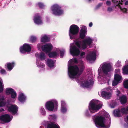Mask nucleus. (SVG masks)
<instances>
[{"mask_svg":"<svg viewBox=\"0 0 128 128\" xmlns=\"http://www.w3.org/2000/svg\"><path fill=\"white\" fill-rule=\"evenodd\" d=\"M84 69L85 68L83 66H81L80 69L76 65L69 66L68 68L69 76L70 78H74L77 74L79 76L81 74Z\"/></svg>","mask_w":128,"mask_h":128,"instance_id":"f257e3e1","label":"nucleus"},{"mask_svg":"<svg viewBox=\"0 0 128 128\" xmlns=\"http://www.w3.org/2000/svg\"><path fill=\"white\" fill-rule=\"evenodd\" d=\"M87 32L86 27L84 26H82L80 33L79 38L76 39L74 42L76 46L78 48H82V41L80 40V38L84 39L86 36V33Z\"/></svg>","mask_w":128,"mask_h":128,"instance_id":"f03ea898","label":"nucleus"},{"mask_svg":"<svg viewBox=\"0 0 128 128\" xmlns=\"http://www.w3.org/2000/svg\"><path fill=\"white\" fill-rule=\"evenodd\" d=\"M98 101H91L89 106L88 109L91 113H94L98 112L102 107V104H98Z\"/></svg>","mask_w":128,"mask_h":128,"instance_id":"7ed1b4c3","label":"nucleus"},{"mask_svg":"<svg viewBox=\"0 0 128 128\" xmlns=\"http://www.w3.org/2000/svg\"><path fill=\"white\" fill-rule=\"evenodd\" d=\"M46 108L50 111H53L54 108L57 110L58 104L57 101L55 100L52 101H49L47 102L46 104Z\"/></svg>","mask_w":128,"mask_h":128,"instance_id":"20e7f679","label":"nucleus"},{"mask_svg":"<svg viewBox=\"0 0 128 128\" xmlns=\"http://www.w3.org/2000/svg\"><path fill=\"white\" fill-rule=\"evenodd\" d=\"M104 117L101 116H96L94 120L95 124L96 126L98 128L100 127L107 128L104 124Z\"/></svg>","mask_w":128,"mask_h":128,"instance_id":"39448f33","label":"nucleus"},{"mask_svg":"<svg viewBox=\"0 0 128 128\" xmlns=\"http://www.w3.org/2000/svg\"><path fill=\"white\" fill-rule=\"evenodd\" d=\"M79 28L77 25L73 24L71 25L70 28L69 36L71 39L74 38V36L76 35L78 33Z\"/></svg>","mask_w":128,"mask_h":128,"instance_id":"423d86ee","label":"nucleus"},{"mask_svg":"<svg viewBox=\"0 0 128 128\" xmlns=\"http://www.w3.org/2000/svg\"><path fill=\"white\" fill-rule=\"evenodd\" d=\"M51 10L52 14L55 15L59 16L63 13V11L61 9V7L57 4H54L52 6Z\"/></svg>","mask_w":128,"mask_h":128,"instance_id":"0eeeda50","label":"nucleus"},{"mask_svg":"<svg viewBox=\"0 0 128 128\" xmlns=\"http://www.w3.org/2000/svg\"><path fill=\"white\" fill-rule=\"evenodd\" d=\"M101 68L103 73L107 74L108 72L111 71L112 66L110 63L105 64L102 65Z\"/></svg>","mask_w":128,"mask_h":128,"instance_id":"6e6552de","label":"nucleus"},{"mask_svg":"<svg viewBox=\"0 0 128 128\" xmlns=\"http://www.w3.org/2000/svg\"><path fill=\"white\" fill-rule=\"evenodd\" d=\"M8 111L11 113L12 114H15L18 112V108L16 105H11L10 106H6Z\"/></svg>","mask_w":128,"mask_h":128,"instance_id":"1a4fd4ad","label":"nucleus"},{"mask_svg":"<svg viewBox=\"0 0 128 128\" xmlns=\"http://www.w3.org/2000/svg\"><path fill=\"white\" fill-rule=\"evenodd\" d=\"M31 50L30 46L27 44H24L20 48V50L21 52L24 53L25 52H30Z\"/></svg>","mask_w":128,"mask_h":128,"instance_id":"9d476101","label":"nucleus"},{"mask_svg":"<svg viewBox=\"0 0 128 128\" xmlns=\"http://www.w3.org/2000/svg\"><path fill=\"white\" fill-rule=\"evenodd\" d=\"M70 52L71 54L73 56H78L80 53V51L79 48L75 46H74L70 48Z\"/></svg>","mask_w":128,"mask_h":128,"instance_id":"9b49d317","label":"nucleus"},{"mask_svg":"<svg viewBox=\"0 0 128 128\" xmlns=\"http://www.w3.org/2000/svg\"><path fill=\"white\" fill-rule=\"evenodd\" d=\"M92 40L90 38H88L84 39L82 42V48L83 49H86L87 47V45L90 46L92 43Z\"/></svg>","mask_w":128,"mask_h":128,"instance_id":"f8f14e48","label":"nucleus"},{"mask_svg":"<svg viewBox=\"0 0 128 128\" xmlns=\"http://www.w3.org/2000/svg\"><path fill=\"white\" fill-rule=\"evenodd\" d=\"M52 48V45L49 44L44 45L42 47V50L47 53L50 52Z\"/></svg>","mask_w":128,"mask_h":128,"instance_id":"ddd939ff","label":"nucleus"},{"mask_svg":"<svg viewBox=\"0 0 128 128\" xmlns=\"http://www.w3.org/2000/svg\"><path fill=\"white\" fill-rule=\"evenodd\" d=\"M94 81L91 79L87 80L84 81L82 85L83 86L88 88L92 86L94 84Z\"/></svg>","mask_w":128,"mask_h":128,"instance_id":"4468645a","label":"nucleus"},{"mask_svg":"<svg viewBox=\"0 0 128 128\" xmlns=\"http://www.w3.org/2000/svg\"><path fill=\"white\" fill-rule=\"evenodd\" d=\"M114 1L115 2H112L114 4V6H115V7H116V6H118L119 8H120L121 10L124 13H126L127 11V10L126 8H122L120 6V4H122V2H120V1H117L116 0H114Z\"/></svg>","mask_w":128,"mask_h":128,"instance_id":"2eb2a0df","label":"nucleus"},{"mask_svg":"<svg viewBox=\"0 0 128 128\" xmlns=\"http://www.w3.org/2000/svg\"><path fill=\"white\" fill-rule=\"evenodd\" d=\"M0 120L6 122H8L11 120L10 116L8 114H5L0 116Z\"/></svg>","mask_w":128,"mask_h":128,"instance_id":"dca6fc26","label":"nucleus"},{"mask_svg":"<svg viewBox=\"0 0 128 128\" xmlns=\"http://www.w3.org/2000/svg\"><path fill=\"white\" fill-rule=\"evenodd\" d=\"M96 55L94 52H91L87 55L86 56L87 59L90 61H94L96 59Z\"/></svg>","mask_w":128,"mask_h":128,"instance_id":"f3484780","label":"nucleus"},{"mask_svg":"<svg viewBox=\"0 0 128 128\" xmlns=\"http://www.w3.org/2000/svg\"><path fill=\"white\" fill-rule=\"evenodd\" d=\"M34 22L37 24H40L42 23L41 17L38 14H36L34 18Z\"/></svg>","mask_w":128,"mask_h":128,"instance_id":"a211bd4d","label":"nucleus"},{"mask_svg":"<svg viewBox=\"0 0 128 128\" xmlns=\"http://www.w3.org/2000/svg\"><path fill=\"white\" fill-rule=\"evenodd\" d=\"M47 128H60L59 126L53 122H50L47 125Z\"/></svg>","mask_w":128,"mask_h":128,"instance_id":"6ab92c4d","label":"nucleus"},{"mask_svg":"<svg viewBox=\"0 0 128 128\" xmlns=\"http://www.w3.org/2000/svg\"><path fill=\"white\" fill-rule=\"evenodd\" d=\"M15 63L14 62H8L6 63V67L9 71L11 70L14 66Z\"/></svg>","mask_w":128,"mask_h":128,"instance_id":"aec40b11","label":"nucleus"},{"mask_svg":"<svg viewBox=\"0 0 128 128\" xmlns=\"http://www.w3.org/2000/svg\"><path fill=\"white\" fill-rule=\"evenodd\" d=\"M26 97L23 94L21 93L19 94L18 99L20 102H24L26 100Z\"/></svg>","mask_w":128,"mask_h":128,"instance_id":"412c9836","label":"nucleus"},{"mask_svg":"<svg viewBox=\"0 0 128 128\" xmlns=\"http://www.w3.org/2000/svg\"><path fill=\"white\" fill-rule=\"evenodd\" d=\"M101 94L102 97L109 99L110 98L111 94L110 92L103 91L102 92Z\"/></svg>","mask_w":128,"mask_h":128,"instance_id":"4be33fe9","label":"nucleus"},{"mask_svg":"<svg viewBox=\"0 0 128 128\" xmlns=\"http://www.w3.org/2000/svg\"><path fill=\"white\" fill-rule=\"evenodd\" d=\"M54 60L52 59H48L47 61V64L48 66L50 68H52L54 66Z\"/></svg>","mask_w":128,"mask_h":128,"instance_id":"5701e85b","label":"nucleus"},{"mask_svg":"<svg viewBox=\"0 0 128 128\" xmlns=\"http://www.w3.org/2000/svg\"><path fill=\"white\" fill-rule=\"evenodd\" d=\"M114 114L116 117H120L122 116L120 110L119 109L114 110Z\"/></svg>","mask_w":128,"mask_h":128,"instance_id":"b1692460","label":"nucleus"},{"mask_svg":"<svg viewBox=\"0 0 128 128\" xmlns=\"http://www.w3.org/2000/svg\"><path fill=\"white\" fill-rule=\"evenodd\" d=\"M120 102L122 104H124L127 102V98L126 96L124 95L122 96L120 98Z\"/></svg>","mask_w":128,"mask_h":128,"instance_id":"393cba45","label":"nucleus"},{"mask_svg":"<svg viewBox=\"0 0 128 128\" xmlns=\"http://www.w3.org/2000/svg\"><path fill=\"white\" fill-rule=\"evenodd\" d=\"M58 54V53L55 51L50 52L48 54L49 57L51 58H55Z\"/></svg>","mask_w":128,"mask_h":128,"instance_id":"a878e982","label":"nucleus"},{"mask_svg":"<svg viewBox=\"0 0 128 128\" xmlns=\"http://www.w3.org/2000/svg\"><path fill=\"white\" fill-rule=\"evenodd\" d=\"M122 78V77L121 76L118 74H115L114 78V80L120 82Z\"/></svg>","mask_w":128,"mask_h":128,"instance_id":"bb28decb","label":"nucleus"},{"mask_svg":"<svg viewBox=\"0 0 128 128\" xmlns=\"http://www.w3.org/2000/svg\"><path fill=\"white\" fill-rule=\"evenodd\" d=\"M123 73L125 74H128V64L126 65L122 68Z\"/></svg>","mask_w":128,"mask_h":128,"instance_id":"cd10ccee","label":"nucleus"},{"mask_svg":"<svg viewBox=\"0 0 128 128\" xmlns=\"http://www.w3.org/2000/svg\"><path fill=\"white\" fill-rule=\"evenodd\" d=\"M49 41V38L47 36H44L42 37L41 39V41L42 42H45Z\"/></svg>","mask_w":128,"mask_h":128,"instance_id":"c85d7f7f","label":"nucleus"},{"mask_svg":"<svg viewBox=\"0 0 128 128\" xmlns=\"http://www.w3.org/2000/svg\"><path fill=\"white\" fill-rule=\"evenodd\" d=\"M14 90V89L12 88H7L6 89V93L7 95H9L13 92Z\"/></svg>","mask_w":128,"mask_h":128,"instance_id":"c756f323","label":"nucleus"},{"mask_svg":"<svg viewBox=\"0 0 128 128\" xmlns=\"http://www.w3.org/2000/svg\"><path fill=\"white\" fill-rule=\"evenodd\" d=\"M39 57L41 60H44L46 58L45 54L43 52H40Z\"/></svg>","mask_w":128,"mask_h":128,"instance_id":"7c9ffc66","label":"nucleus"},{"mask_svg":"<svg viewBox=\"0 0 128 128\" xmlns=\"http://www.w3.org/2000/svg\"><path fill=\"white\" fill-rule=\"evenodd\" d=\"M120 110V112H121L123 114H126L127 112V108L124 107L121 108Z\"/></svg>","mask_w":128,"mask_h":128,"instance_id":"2f4dec72","label":"nucleus"},{"mask_svg":"<svg viewBox=\"0 0 128 128\" xmlns=\"http://www.w3.org/2000/svg\"><path fill=\"white\" fill-rule=\"evenodd\" d=\"M123 85L125 88L128 89V80H126L124 81Z\"/></svg>","mask_w":128,"mask_h":128,"instance_id":"473e14b6","label":"nucleus"},{"mask_svg":"<svg viewBox=\"0 0 128 128\" xmlns=\"http://www.w3.org/2000/svg\"><path fill=\"white\" fill-rule=\"evenodd\" d=\"M30 40L32 42H34L36 40V38L35 36H32L30 37Z\"/></svg>","mask_w":128,"mask_h":128,"instance_id":"72a5a7b5","label":"nucleus"},{"mask_svg":"<svg viewBox=\"0 0 128 128\" xmlns=\"http://www.w3.org/2000/svg\"><path fill=\"white\" fill-rule=\"evenodd\" d=\"M10 94L11 95V98L13 99L17 95L16 92L14 90L13 92H12Z\"/></svg>","mask_w":128,"mask_h":128,"instance_id":"f704fd0d","label":"nucleus"},{"mask_svg":"<svg viewBox=\"0 0 128 128\" xmlns=\"http://www.w3.org/2000/svg\"><path fill=\"white\" fill-rule=\"evenodd\" d=\"M120 82H119L117 81L116 80H114L112 82V85L113 86H115Z\"/></svg>","mask_w":128,"mask_h":128,"instance_id":"c9c22d12","label":"nucleus"},{"mask_svg":"<svg viewBox=\"0 0 128 128\" xmlns=\"http://www.w3.org/2000/svg\"><path fill=\"white\" fill-rule=\"evenodd\" d=\"M39 7L41 8H43L44 7V5L43 4L39 2L38 4Z\"/></svg>","mask_w":128,"mask_h":128,"instance_id":"e433bc0d","label":"nucleus"},{"mask_svg":"<svg viewBox=\"0 0 128 128\" xmlns=\"http://www.w3.org/2000/svg\"><path fill=\"white\" fill-rule=\"evenodd\" d=\"M61 112L63 113L67 111V109L65 106H61Z\"/></svg>","mask_w":128,"mask_h":128,"instance_id":"4c0bfd02","label":"nucleus"},{"mask_svg":"<svg viewBox=\"0 0 128 128\" xmlns=\"http://www.w3.org/2000/svg\"><path fill=\"white\" fill-rule=\"evenodd\" d=\"M6 104V102L2 101H0V107H3Z\"/></svg>","mask_w":128,"mask_h":128,"instance_id":"58836bf2","label":"nucleus"},{"mask_svg":"<svg viewBox=\"0 0 128 128\" xmlns=\"http://www.w3.org/2000/svg\"><path fill=\"white\" fill-rule=\"evenodd\" d=\"M2 83L0 81V92H2L3 90Z\"/></svg>","mask_w":128,"mask_h":128,"instance_id":"ea45409f","label":"nucleus"},{"mask_svg":"<svg viewBox=\"0 0 128 128\" xmlns=\"http://www.w3.org/2000/svg\"><path fill=\"white\" fill-rule=\"evenodd\" d=\"M40 111L41 112L42 114V115H44L46 114L45 110L43 107H42L41 108Z\"/></svg>","mask_w":128,"mask_h":128,"instance_id":"a19ab883","label":"nucleus"},{"mask_svg":"<svg viewBox=\"0 0 128 128\" xmlns=\"http://www.w3.org/2000/svg\"><path fill=\"white\" fill-rule=\"evenodd\" d=\"M64 50H60V58H62L63 57L64 54Z\"/></svg>","mask_w":128,"mask_h":128,"instance_id":"79ce46f5","label":"nucleus"},{"mask_svg":"<svg viewBox=\"0 0 128 128\" xmlns=\"http://www.w3.org/2000/svg\"><path fill=\"white\" fill-rule=\"evenodd\" d=\"M50 118L52 120H54L56 119V116L55 115H52L50 116Z\"/></svg>","mask_w":128,"mask_h":128,"instance_id":"37998d69","label":"nucleus"},{"mask_svg":"<svg viewBox=\"0 0 128 128\" xmlns=\"http://www.w3.org/2000/svg\"><path fill=\"white\" fill-rule=\"evenodd\" d=\"M120 72V70L119 69H117L115 70L114 71L115 74H118Z\"/></svg>","mask_w":128,"mask_h":128,"instance_id":"c03bdc74","label":"nucleus"},{"mask_svg":"<svg viewBox=\"0 0 128 128\" xmlns=\"http://www.w3.org/2000/svg\"><path fill=\"white\" fill-rule=\"evenodd\" d=\"M0 72L2 74H4L6 73V71L4 69H2L0 71Z\"/></svg>","mask_w":128,"mask_h":128,"instance_id":"a18cd8bd","label":"nucleus"},{"mask_svg":"<svg viewBox=\"0 0 128 128\" xmlns=\"http://www.w3.org/2000/svg\"><path fill=\"white\" fill-rule=\"evenodd\" d=\"M61 106H65L66 105V103L64 101L62 100L61 101Z\"/></svg>","mask_w":128,"mask_h":128,"instance_id":"49530a36","label":"nucleus"},{"mask_svg":"<svg viewBox=\"0 0 128 128\" xmlns=\"http://www.w3.org/2000/svg\"><path fill=\"white\" fill-rule=\"evenodd\" d=\"M102 3H100L99 4L96 6V8L97 9L98 8H100L102 4Z\"/></svg>","mask_w":128,"mask_h":128,"instance_id":"de8ad7c7","label":"nucleus"},{"mask_svg":"<svg viewBox=\"0 0 128 128\" xmlns=\"http://www.w3.org/2000/svg\"><path fill=\"white\" fill-rule=\"evenodd\" d=\"M73 62L77 64L78 63V61L76 58H74L73 60Z\"/></svg>","mask_w":128,"mask_h":128,"instance_id":"09e8293b","label":"nucleus"},{"mask_svg":"<svg viewBox=\"0 0 128 128\" xmlns=\"http://www.w3.org/2000/svg\"><path fill=\"white\" fill-rule=\"evenodd\" d=\"M40 67L42 68H44L45 66V65L43 63L40 64Z\"/></svg>","mask_w":128,"mask_h":128,"instance_id":"8fccbe9b","label":"nucleus"},{"mask_svg":"<svg viewBox=\"0 0 128 128\" xmlns=\"http://www.w3.org/2000/svg\"><path fill=\"white\" fill-rule=\"evenodd\" d=\"M85 54V53L84 52H82L80 54V56L81 57H82Z\"/></svg>","mask_w":128,"mask_h":128,"instance_id":"3c124183","label":"nucleus"},{"mask_svg":"<svg viewBox=\"0 0 128 128\" xmlns=\"http://www.w3.org/2000/svg\"><path fill=\"white\" fill-rule=\"evenodd\" d=\"M108 10L110 12H111L112 10V9L110 7H108Z\"/></svg>","mask_w":128,"mask_h":128,"instance_id":"603ef678","label":"nucleus"},{"mask_svg":"<svg viewBox=\"0 0 128 128\" xmlns=\"http://www.w3.org/2000/svg\"><path fill=\"white\" fill-rule=\"evenodd\" d=\"M111 2L110 1H107L106 2V4L107 5L109 6Z\"/></svg>","mask_w":128,"mask_h":128,"instance_id":"864d4df0","label":"nucleus"},{"mask_svg":"<svg viewBox=\"0 0 128 128\" xmlns=\"http://www.w3.org/2000/svg\"><path fill=\"white\" fill-rule=\"evenodd\" d=\"M35 56L36 57H38V56H39V54L38 52L36 53L35 54Z\"/></svg>","mask_w":128,"mask_h":128,"instance_id":"5fc2aeb1","label":"nucleus"},{"mask_svg":"<svg viewBox=\"0 0 128 128\" xmlns=\"http://www.w3.org/2000/svg\"><path fill=\"white\" fill-rule=\"evenodd\" d=\"M92 22H90L89 24V26L90 27H92Z\"/></svg>","mask_w":128,"mask_h":128,"instance_id":"6e6d98bb","label":"nucleus"},{"mask_svg":"<svg viewBox=\"0 0 128 128\" xmlns=\"http://www.w3.org/2000/svg\"><path fill=\"white\" fill-rule=\"evenodd\" d=\"M5 100V98L4 97H2L0 99V101H4Z\"/></svg>","mask_w":128,"mask_h":128,"instance_id":"4d7b16f0","label":"nucleus"},{"mask_svg":"<svg viewBox=\"0 0 128 128\" xmlns=\"http://www.w3.org/2000/svg\"><path fill=\"white\" fill-rule=\"evenodd\" d=\"M4 111V110L3 108H1V109H0V112Z\"/></svg>","mask_w":128,"mask_h":128,"instance_id":"13d9d810","label":"nucleus"},{"mask_svg":"<svg viewBox=\"0 0 128 128\" xmlns=\"http://www.w3.org/2000/svg\"><path fill=\"white\" fill-rule=\"evenodd\" d=\"M125 4L126 5H127L128 4V0L126 1V2Z\"/></svg>","mask_w":128,"mask_h":128,"instance_id":"bf43d9fd","label":"nucleus"},{"mask_svg":"<svg viewBox=\"0 0 128 128\" xmlns=\"http://www.w3.org/2000/svg\"><path fill=\"white\" fill-rule=\"evenodd\" d=\"M117 93L118 94H119L120 93V91L119 90H118L117 91Z\"/></svg>","mask_w":128,"mask_h":128,"instance_id":"052dcab7","label":"nucleus"},{"mask_svg":"<svg viewBox=\"0 0 128 128\" xmlns=\"http://www.w3.org/2000/svg\"><path fill=\"white\" fill-rule=\"evenodd\" d=\"M106 117L107 118H110V116L109 114H107V116H106Z\"/></svg>","mask_w":128,"mask_h":128,"instance_id":"680f3d73","label":"nucleus"},{"mask_svg":"<svg viewBox=\"0 0 128 128\" xmlns=\"http://www.w3.org/2000/svg\"><path fill=\"white\" fill-rule=\"evenodd\" d=\"M126 119H127V120L128 122V115L127 116H126Z\"/></svg>","mask_w":128,"mask_h":128,"instance_id":"e2e57ef3","label":"nucleus"},{"mask_svg":"<svg viewBox=\"0 0 128 128\" xmlns=\"http://www.w3.org/2000/svg\"><path fill=\"white\" fill-rule=\"evenodd\" d=\"M126 108H127V111L128 112V106Z\"/></svg>","mask_w":128,"mask_h":128,"instance_id":"0e129e2a","label":"nucleus"},{"mask_svg":"<svg viewBox=\"0 0 128 128\" xmlns=\"http://www.w3.org/2000/svg\"><path fill=\"white\" fill-rule=\"evenodd\" d=\"M112 2H115V1H114V0H112Z\"/></svg>","mask_w":128,"mask_h":128,"instance_id":"69168bd1","label":"nucleus"},{"mask_svg":"<svg viewBox=\"0 0 128 128\" xmlns=\"http://www.w3.org/2000/svg\"><path fill=\"white\" fill-rule=\"evenodd\" d=\"M88 1H89V2H90V1H91V0H88Z\"/></svg>","mask_w":128,"mask_h":128,"instance_id":"338daca9","label":"nucleus"},{"mask_svg":"<svg viewBox=\"0 0 128 128\" xmlns=\"http://www.w3.org/2000/svg\"><path fill=\"white\" fill-rule=\"evenodd\" d=\"M100 71L101 70V69H100Z\"/></svg>","mask_w":128,"mask_h":128,"instance_id":"774afa93","label":"nucleus"}]
</instances>
